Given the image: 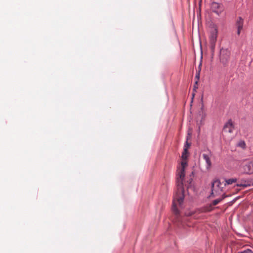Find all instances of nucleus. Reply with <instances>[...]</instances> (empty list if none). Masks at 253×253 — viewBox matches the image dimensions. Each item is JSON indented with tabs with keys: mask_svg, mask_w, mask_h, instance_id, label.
Returning a JSON list of instances; mask_svg holds the SVG:
<instances>
[{
	"mask_svg": "<svg viewBox=\"0 0 253 253\" xmlns=\"http://www.w3.org/2000/svg\"><path fill=\"white\" fill-rule=\"evenodd\" d=\"M238 145L241 148H245L246 144L244 141H241L239 142Z\"/></svg>",
	"mask_w": 253,
	"mask_h": 253,
	"instance_id": "13",
	"label": "nucleus"
},
{
	"mask_svg": "<svg viewBox=\"0 0 253 253\" xmlns=\"http://www.w3.org/2000/svg\"><path fill=\"white\" fill-rule=\"evenodd\" d=\"M249 253H253V251H252V250L249 249Z\"/></svg>",
	"mask_w": 253,
	"mask_h": 253,
	"instance_id": "21",
	"label": "nucleus"
},
{
	"mask_svg": "<svg viewBox=\"0 0 253 253\" xmlns=\"http://www.w3.org/2000/svg\"><path fill=\"white\" fill-rule=\"evenodd\" d=\"M188 155L187 147H185L184 148L183 152L182 154V161L181 162V165L177 169V190L174 196L172 210L174 213L175 214L177 218L179 215V211L177 208V205L180 206L183 203L184 195V188L183 187V180L185 177V168L186 167L187 164L186 161Z\"/></svg>",
	"mask_w": 253,
	"mask_h": 253,
	"instance_id": "1",
	"label": "nucleus"
},
{
	"mask_svg": "<svg viewBox=\"0 0 253 253\" xmlns=\"http://www.w3.org/2000/svg\"><path fill=\"white\" fill-rule=\"evenodd\" d=\"M190 143H188V141H187L185 143V144L184 145V147H187V149H188V148L190 147Z\"/></svg>",
	"mask_w": 253,
	"mask_h": 253,
	"instance_id": "16",
	"label": "nucleus"
},
{
	"mask_svg": "<svg viewBox=\"0 0 253 253\" xmlns=\"http://www.w3.org/2000/svg\"><path fill=\"white\" fill-rule=\"evenodd\" d=\"M234 129V126L232 121L229 120L228 122L225 125L223 130L225 132L232 133Z\"/></svg>",
	"mask_w": 253,
	"mask_h": 253,
	"instance_id": "9",
	"label": "nucleus"
},
{
	"mask_svg": "<svg viewBox=\"0 0 253 253\" xmlns=\"http://www.w3.org/2000/svg\"><path fill=\"white\" fill-rule=\"evenodd\" d=\"M202 1V0H200V2H201Z\"/></svg>",
	"mask_w": 253,
	"mask_h": 253,
	"instance_id": "22",
	"label": "nucleus"
},
{
	"mask_svg": "<svg viewBox=\"0 0 253 253\" xmlns=\"http://www.w3.org/2000/svg\"><path fill=\"white\" fill-rule=\"evenodd\" d=\"M222 199H217L213 201L212 203L210 205L205 207L204 208L203 211L205 212L210 211L212 210L213 206L217 205L219 202L222 201Z\"/></svg>",
	"mask_w": 253,
	"mask_h": 253,
	"instance_id": "8",
	"label": "nucleus"
},
{
	"mask_svg": "<svg viewBox=\"0 0 253 253\" xmlns=\"http://www.w3.org/2000/svg\"><path fill=\"white\" fill-rule=\"evenodd\" d=\"M243 171L245 173H253V162H250L245 164L242 167Z\"/></svg>",
	"mask_w": 253,
	"mask_h": 253,
	"instance_id": "6",
	"label": "nucleus"
},
{
	"mask_svg": "<svg viewBox=\"0 0 253 253\" xmlns=\"http://www.w3.org/2000/svg\"><path fill=\"white\" fill-rule=\"evenodd\" d=\"M199 80H196L195 82V85H197Z\"/></svg>",
	"mask_w": 253,
	"mask_h": 253,
	"instance_id": "20",
	"label": "nucleus"
},
{
	"mask_svg": "<svg viewBox=\"0 0 253 253\" xmlns=\"http://www.w3.org/2000/svg\"><path fill=\"white\" fill-rule=\"evenodd\" d=\"M230 55V52L227 49H222L220 50V60L223 65H225L227 64Z\"/></svg>",
	"mask_w": 253,
	"mask_h": 253,
	"instance_id": "3",
	"label": "nucleus"
},
{
	"mask_svg": "<svg viewBox=\"0 0 253 253\" xmlns=\"http://www.w3.org/2000/svg\"><path fill=\"white\" fill-rule=\"evenodd\" d=\"M244 24V20L241 17H239L237 18L236 21V27L237 28V34L238 35H240L241 31L243 29Z\"/></svg>",
	"mask_w": 253,
	"mask_h": 253,
	"instance_id": "7",
	"label": "nucleus"
},
{
	"mask_svg": "<svg viewBox=\"0 0 253 253\" xmlns=\"http://www.w3.org/2000/svg\"><path fill=\"white\" fill-rule=\"evenodd\" d=\"M217 30L213 29L211 33L210 36V48L212 52L214 51L215 48V43L217 39Z\"/></svg>",
	"mask_w": 253,
	"mask_h": 253,
	"instance_id": "2",
	"label": "nucleus"
},
{
	"mask_svg": "<svg viewBox=\"0 0 253 253\" xmlns=\"http://www.w3.org/2000/svg\"><path fill=\"white\" fill-rule=\"evenodd\" d=\"M199 115L201 117V122H202V120H204V119H205V118L206 117V114L204 111L203 107H202L201 108V110L199 112Z\"/></svg>",
	"mask_w": 253,
	"mask_h": 253,
	"instance_id": "11",
	"label": "nucleus"
},
{
	"mask_svg": "<svg viewBox=\"0 0 253 253\" xmlns=\"http://www.w3.org/2000/svg\"><path fill=\"white\" fill-rule=\"evenodd\" d=\"M221 184L220 181L218 179H216L213 181L212 184V193L211 195L214 196V193L216 194L218 193H219L222 191V190L220 188V185Z\"/></svg>",
	"mask_w": 253,
	"mask_h": 253,
	"instance_id": "5",
	"label": "nucleus"
},
{
	"mask_svg": "<svg viewBox=\"0 0 253 253\" xmlns=\"http://www.w3.org/2000/svg\"><path fill=\"white\" fill-rule=\"evenodd\" d=\"M201 66H202V63H200L199 67H198V70L197 71H200V72H201Z\"/></svg>",
	"mask_w": 253,
	"mask_h": 253,
	"instance_id": "18",
	"label": "nucleus"
},
{
	"mask_svg": "<svg viewBox=\"0 0 253 253\" xmlns=\"http://www.w3.org/2000/svg\"><path fill=\"white\" fill-rule=\"evenodd\" d=\"M239 253H249V249L244 251L243 252Z\"/></svg>",
	"mask_w": 253,
	"mask_h": 253,
	"instance_id": "17",
	"label": "nucleus"
},
{
	"mask_svg": "<svg viewBox=\"0 0 253 253\" xmlns=\"http://www.w3.org/2000/svg\"><path fill=\"white\" fill-rule=\"evenodd\" d=\"M211 8L213 12L217 15L220 14L224 9L223 6L221 4L216 2H212L211 3Z\"/></svg>",
	"mask_w": 253,
	"mask_h": 253,
	"instance_id": "4",
	"label": "nucleus"
},
{
	"mask_svg": "<svg viewBox=\"0 0 253 253\" xmlns=\"http://www.w3.org/2000/svg\"><path fill=\"white\" fill-rule=\"evenodd\" d=\"M200 75V71H197L196 76H195V78L196 79V80H199Z\"/></svg>",
	"mask_w": 253,
	"mask_h": 253,
	"instance_id": "14",
	"label": "nucleus"
},
{
	"mask_svg": "<svg viewBox=\"0 0 253 253\" xmlns=\"http://www.w3.org/2000/svg\"><path fill=\"white\" fill-rule=\"evenodd\" d=\"M237 186H243L244 187H247L248 185L247 184H238L237 185Z\"/></svg>",
	"mask_w": 253,
	"mask_h": 253,
	"instance_id": "15",
	"label": "nucleus"
},
{
	"mask_svg": "<svg viewBox=\"0 0 253 253\" xmlns=\"http://www.w3.org/2000/svg\"><path fill=\"white\" fill-rule=\"evenodd\" d=\"M237 181V179L236 178H230V179H226L225 180V184H232V183H235Z\"/></svg>",
	"mask_w": 253,
	"mask_h": 253,
	"instance_id": "12",
	"label": "nucleus"
},
{
	"mask_svg": "<svg viewBox=\"0 0 253 253\" xmlns=\"http://www.w3.org/2000/svg\"><path fill=\"white\" fill-rule=\"evenodd\" d=\"M203 157L204 160L206 161L207 166L206 168L207 169H209L211 165V158L210 156L206 154H203Z\"/></svg>",
	"mask_w": 253,
	"mask_h": 253,
	"instance_id": "10",
	"label": "nucleus"
},
{
	"mask_svg": "<svg viewBox=\"0 0 253 253\" xmlns=\"http://www.w3.org/2000/svg\"><path fill=\"white\" fill-rule=\"evenodd\" d=\"M197 88H198V87H197V85H195V84H194V89L195 90H196V89H197Z\"/></svg>",
	"mask_w": 253,
	"mask_h": 253,
	"instance_id": "19",
	"label": "nucleus"
}]
</instances>
